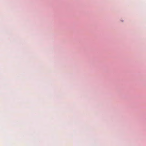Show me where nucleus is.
Instances as JSON below:
<instances>
[{"label": "nucleus", "mask_w": 146, "mask_h": 146, "mask_svg": "<svg viewBox=\"0 0 146 146\" xmlns=\"http://www.w3.org/2000/svg\"><path fill=\"white\" fill-rule=\"evenodd\" d=\"M122 21V22H123V20H122V21Z\"/></svg>", "instance_id": "nucleus-1"}]
</instances>
